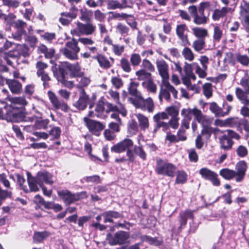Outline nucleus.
Instances as JSON below:
<instances>
[{"mask_svg": "<svg viewBox=\"0 0 249 249\" xmlns=\"http://www.w3.org/2000/svg\"><path fill=\"white\" fill-rule=\"evenodd\" d=\"M215 132V129L213 127L204 126L201 130L200 135H201L202 137L203 136L206 140H208L210 139L212 134Z\"/></svg>", "mask_w": 249, "mask_h": 249, "instance_id": "obj_49", "label": "nucleus"}, {"mask_svg": "<svg viewBox=\"0 0 249 249\" xmlns=\"http://www.w3.org/2000/svg\"><path fill=\"white\" fill-rule=\"evenodd\" d=\"M181 114L183 116V119L181 120V125L179 128L188 129L190 128V122L192 120V117L189 116L188 114H183L181 112Z\"/></svg>", "mask_w": 249, "mask_h": 249, "instance_id": "obj_62", "label": "nucleus"}, {"mask_svg": "<svg viewBox=\"0 0 249 249\" xmlns=\"http://www.w3.org/2000/svg\"><path fill=\"white\" fill-rule=\"evenodd\" d=\"M233 139L239 140L241 139V136L232 130H225L224 134L218 138L220 149L225 151L231 150L234 143L232 141Z\"/></svg>", "mask_w": 249, "mask_h": 249, "instance_id": "obj_7", "label": "nucleus"}, {"mask_svg": "<svg viewBox=\"0 0 249 249\" xmlns=\"http://www.w3.org/2000/svg\"><path fill=\"white\" fill-rule=\"evenodd\" d=\"M220 175L226 180H231L236 178L235 171L229 168H223L219 171Z\"/></svg>", "mask_w": 249, "mask_h": 249, "instance_id": "obj_42", "label": "nucleus"}, {"mask_svg": "<svg viewBox=\"0 0 249 249\" xmlns=\"http://www.w3.org/2000/svg\"><path fill=\"white\" fill-rule=\"evenodd\" d=\"M177 170V166L172 163L168 162L167 160L156 159L155 172L158 175L173 178L176 175Z\"/></svg>", "mask_w": 249, "mask_h": 249, "instance_id": "obj_5", "label": "nucleus"}, {"mask_svg": "<svg viewBox=\"0 0 249 249\" xmlns=\"http://www.w3.org/2000/svg\"><path fill=\"white\" fill-rule=\"evenodd\" d=\"M115 29L116 32L122 36L125 37L129 35L130 29L124 23L118 22Z\"/></svg>", "mask_w": 249, "mask_h": 249, "instance_id": "obj_39", "label": "nucleus"}, {"mask_svg": "<svg viewBox=\"0 0 249 249\" xmlns=\"http://www.w3.org/2000/svg\"><path fill=\"white\" fill-rule=\"evenodd\" d=\"M109 14L111 15V18L113 19H117L118 20H125L128 18V17H132V15L127 14L124 13H117L116 12H109Z\"/></svg>", "mask_w": 249, "mask_h": 249, "instance_id": "obj_48", "label": "nucleus"}, {"mask_svg": "<svg viewBox=\"0 0 249 249\" xmlns=\"http://www.w3.org/2000/svg\"><path fill=\"white\" fill-rule=\"evenodd\" d=\"M199 173L203 178L211 181L213 185L219 186L220 185V181L218 178V176L214 171L206 167H204L199 170Z\"/></svg>", "mask_w": 249, "mask_h": 249, "instance_id": "obj_13", "label": "nucleus"}, {"mask_svg": "<svg viewBox=\"0 0 249 249\" xmlns=\"http://www.w3.org/2000/svg\"><path fill=\"white\" fill-rule=\"evenodd\" d=\"M193 22L196 25H203L207 23L209 18L203 14H196L194 17Z\"/></svg>", "mask_w": 249, "mask_h": 249, "instance_id": "obj_47", "label": "nucleus"}, {"mask_svg": "<svg viewBox=\"0 0 249 249\" xmlns=\"http://www.w3.org/2000/svg\"><path fill=\"white\" fill-rule=\"evenodd\" d=\"M182 113L183 114H188L189 116L190 117H192V114H193L195 120L198 123H201L203 120V115L202 111L196 107L192 109L190 108L187 109L183 108L182 109Z\"/></svg>", "mask_w": 249, "mask_h": 249, "instance_id": "obj_30", "label": "nucleus"}, {"mask_svg": "<svg viewBox=\"0 0 249 249\" xmlns=\"http://www.w3.org/2000/svg\"><path fill=\"white\" fill-rule=\"evenodd\" d=\"M36 177L42 186L44 185V183L51 185L53 183V181L52 180V176L48 172H39Z\"/></svg>", "mask_w": 249, "mask_h": 249, "instance_id": "obj_32", "label": "nucleus"}, {"mask_svg": "<svg viewBox=\"0 0 249 249\" xmlns=\"http://www.w3.org/2000/svg\"><path fill=\"white\" fill-rule=\"evenodd\" d=\"M0 39L3 40H5L3 46L0 48V53H1L6 52L5 51L11 47L12 44L11 43L8 41L5 37V35L1 30H0Z\"/></svg>", "mask_w": 249, "mask_h": 249, "instance_id": "obj_61", "label": "nucleus"}, {"mask_svg": "<svg viewBox=\"0 0 249 249\" xmlns=\"http://www.w3.org/2000/svg\"><path fill=\"white\" fill-rule=\"evenodd\" d=\"M182 54L186 60L192 61L194 59V54L189 47H185L182 50Z\"/></svg>", "mask_w": 249, "mask_h": 249, "instance_id": "obj_63", "label": "nucleus"}, {"mask_svg": "<svg viewBox=\"0 0 249 249\" xmlns=\"http://www.w3.org/2000/svg\"><path fill=\"white\" fill-rule=\"evenodd\" d=\"M237 61L244 67L249 66V56L247 54H241L237 53L236 54Z\"/></svg>", "mask_w": 249, "mask_h": 249, "instance_id": "obj_52", "label": "nucleus"}, {"mask_svg": "<svg viewBox=\"0 0 249 249\" xmlns=\"http://www.w3.org/2000/svg\"><path fill=\"white\" fill-rule=\"evenodd\" d=\"M142 85L143 86H144L145 85H146L145 88L148 91L153 93L156 92L157 87L156 85L154 83L153 79L142 82Z\"/></svg>", "mask_w": 249, "mask_h": 249, "instance_id": "obj_55", "label": "nucleus"}, {"mask_svg": "<svg viewBox=\"0 0 249 249\" xmlns=\"http://www.w3.org/2000/svg\"><path fill=\"white\" fill-rule=\"evenodd\" d=\"M127 130L131 134H136L138 132V126L136 121L134 120H131L127 125Z\"/></svg>", "mask_w": 249, "mask_h": 249, "instance_id": "obj_58", "label": "nucleus"}, {"mask_svg": "<svg viewBox=\"0 0 249 249\" xmlns=\"http://www.w3.org/2000/svg\"><path fill=\"white\" fill-rule=\"evenodd\" d=\"M228 12L227 7H223L221 9H215L213 13L212 18L214 21L219 20L221 18L226 17Z\"/></svg>", "mask_w": 249, "mask_h": 249, "instance_id": "obj_35", "label": "nucleus"}, {"mask_svg": "<svg viewBox=\"0 0 249 249\" xmlns=\"http://www.w3.org/2000/svg\"><path fill=\"white\" fill-rule=\"evenodd\" d=\"M134 143L130 139H124L111 147V151L116 153H123L129 148H131Z\"/></svg>", "mask_w": 249, "mask_h": 249, "instance_id": "obj_19", "label": "nucleus"}, {"mask_svg": "<svg viewBox=\"0 0 249 249\" xmlns=\"http://www.w3.org/2000/svg\"><path fill=\"white\" fill-rule=\"evenodd\" d=\"M153 119L155 123L153 133H156L160 129H161L162 131L164 132L169 130L168 124L167 122L163 121L164 120L168 119V116L164 113V111L156 113L154 115Z\"/></svg>", "mask_w": 249, "mask_h": 249, "instance_id": "obj_9", "label": "nucleus"}, {"mask_svg": "<svg viewBox=\"0 0 249 249\" xmlns=\"http://www.w3.org/2000/svg\"><path fill=\"white\" fill-rule=\"evenodd\" d=\"M178 109L174 106L167 107L165 108V112H164L168 116V119L169 116L172 118L178 117Z\"/></svg>", "mask_w": 249, "mask_h": 249, "instance_id": "obj_57", "label": "nucleus"}, {"mask_svg": "<svg viewBox=\"0 0 249 249\" xmlns=\"http://www.w3.org/2000/svg\"><path fill=\"white\" fill-rule=\"evenodd\" d=\"M38 53H42L46 59H52L55 55V49L53 47L48 48L43 44H40L37 49Z\"/></svg>", "mask_w": 249, "mask_h": 249, "instance_id": "obj_28", "label": "nucleus"}, {"mask_svg": "<svg viewBox=\"0 0 249 249\" xmlns=\"http://www.w3.org/2000/svg\"><path fill=\"white\" fill-rule=\"evenodd\" d=\"M16 16L13 13H8L7 15L5 14L3 18L4 23L6 27H8L9 30H11V28L16 22Z\"/></svg>", "mask_w": 249, "mask_h": 249, "instance_id": "obj_36", "label": "nucleus"}, {"mask_svg": "<svg viewBox=\"0 0 249 249\" xmlns=\"http://www.w3.org/2000/svg\"><path fill=\"white\" fill-rule=\"evenodd\" d=\"M194 35L198 38V39H205V37L208 36L207 30L200 27H194L192 29Z\"/></svg>", "mask_w": 249, "mask_h": 249, "instance_id": "obj_41", "label": "nucleus"}, {"mask_svg": "<svg viewBox=\"0 0 249 249\" xmlns=\"http://www.w3.org/2000/svg\"><path fill=\"white\" fill-rule=\"evenodd\" d=\"M78 13V9L75 5H73L70 9L69 12H62L61 17L59 19V22L64 26H67L70 24L72 19H75Z\"/></svg>", "mask_w": 249, "mask_h": 249, "instance_id": "obj_15", "label": "nucleus"}, {"mask_svg": "<svg viewBox=\"0 0 249 249\" xmlns=\"http://www.w3.org/2000/svg\"><path fill=\"white\" fill-rule=\"evenodd\" d=\"M140 84L139 82L132 81L129 83L128 87V94L134 97V100H137L138 99L142 98V94L141 91L138 89Z\"/></svg>", "mask_w": 249, "mask_h": 249, "instance_id": "obj_31", "label": "nucleus"}, {"mask_svg": "<svg viewBox=\"0 0 249 249\" xmlns=\"http://www.w3.org/2000/svg\"><path fill=\"white\" fill-rule=\"evenodd\" d=\"M83 120L89 131L95 136H99L105 128V125L99 121L88 117H84Z\"/></svg>", "mask_w": 249, "mask_h": 249, "instance_id": "obj_11", "label": "nucleus"}, {"mask_svg": "<svg viewBox=\"0 0 249 249\" xmlns=\"http://www.w3.org/2000/svg\"><path fill=\"white\" fill-rule=\"evenodd\" d=\"M131 63L127 59L123 57L120 60V66L122 70L125 72L129 73L132 71L131 67Z\"/></svg>", "mask_w": 249, "mask_h": 249, "instance_id": "obj_59", "label": "nucleus"}, {"mask_svg": "<svg viewBox=\"0 0 249 249\" xmlns=\"http://www.w3.org/2000/svg\"><path fill=\"white\" fill-rule=\"evenodd\" d=\"M187 32H188V28L186 24L182 23L177 25L176 33L183 46L190 44L188 35L185 33Z\"/></svg>", "mask_w": 249, "mask_h": 249, "instance_id": "obj_18", "label": "nucleus"}, {"mask_svg": "<svg viewBox=\"0 0 249 249\" xmlns=\"http://www.w3.org/2000/svg\"><path fill=\"white\" fill-rule=\"evenodd\" d=\"M0 103L5 104L4 109L5 110L4 113V120L7 122L18 123L23 121H27L25 114L21 111L19 107H16L11 105H7L4 101L0 100Z\"/></svg>", "mask_w": 249, "mask_h": 249, "instance_id": "obj_2", "label": "nucleus"}, {"mask_svg": "<svg viewBox=\"0 0 249 249\" xmlns=\"http://www.w3.org/2000/svg\"><path fill=\"white\" fill-rule=\"evenodd\" d=\"M36 75L38 77H40L44 88H48L50 87L49 82L51 80V79L47 72H42Z\"/></svg>", "mask_w": 249, "mask_h": 249, "instance_id": "obj_60", "label": "nucleus"}, {"mask_svg": "<svg viewBox=\"0 0 249 249\" xmlns=\"http://www.w3.org/2000/svg\"><path fill=\"white\" fill-rule=\"evenodd\" d=\"M105 103L103 101V97L97 101L95 106L94 111L96 112V117L102 118L105 110Z\"/></svg>", "mask_w": 249, "mask_h": 249, "instance_id": "obj_37", "label": "nucleus"}, {"mask_svg": "<svg viewBox=\"0 0 249 249\" xmlns=\"http://www.w3.org/2000/svg\"><path fill=\"white\" fill-rule=\"evenodd\" d=\"M240 13L245 15L242 23L245 31L249 33V2L243 0L240 6Z\"/></svg>", "mask_w": 249, "mask_h": 249, "instance_id": "obj_23", "label": "nucleus"}, {"mask_svg": "<svg viewBox=\"0 0 249 249\" xmlns=\"http://www.w3.org/2000/svg\"><path fill=\"white\" fill-rule=\"evenodd\" d=\"M47 95L52 106L55 110H60L64 112L69 111L70 108L65 100L60 99L51 90L48 91Z\"/></svg>", "mask_w": 249, "mask_h": 249, "instance_id": "obj_8", "label": "nucleus"}, {"mask_svg": "<svg viewBox=\"0 0 249 249\" xmlns=\"http://www.w3.org/2000/svg\"><path fill=\"white\" fill-rule=\"evenodd\" d=\"M156 63L159 74L161 77L163 83L167 82L169 78L168 65L162 59L157 60Z\"/></svg>", "mask_w": 249, "mask_h": 249, "instance_id": "obj_20", "label": "nucleus"}, {"mask_svg": "<svg viewBox=\"0 0 249 249\" xmlns=\"http://www.w3.org/2000/svg\"><path fill=\"white\" fill-rule=\"evenodd\" d=\"M205 44V39H197L193 42L192 47L195 51L202 53V51L204 49Z\"/></svg>", "mask_w": 249, "mask_h": 249, "instance_id": "obj_46", "label": "nucleus"}, {"mask_svg": "<svg viewBox=\"0 0 249 249\" xmlns=\"http://www.w3.org/2000/svg\"><path fill=\"white\" fill-rule=\"evenodd\" d=\"M57 194L60 199L66 206H69L76 201L86 199L88 197L86 191L72 193L71 191L65 189L57 191Z\"/></svg>", "mask_w": 249, "mask_h": 249, "instance_id": "obj_4", "label": "nucleus"}, {"mask_svg": "<svg viewBox=\"0 0 249 249\" xmlns=\"http://www.w3.org/2000/svg\"><path fill=\"white\" fill-rule=\"evenodd\" d=\"M78 27L82 35L89 36L93 35L96 31V27L91 21L83 23L78 21Z\"/></svg>", "mask_w": 249, "mask_h": 249, "instance_id": "obj_27", "label": "nucleus"}, {"mask_svg": "<svg viewBox=\"0 0 249 249\" xmlns=\"http://www.w3.org/2000/svg\"><path fill=\"white\" fill-rule=\"evenodd\" d=\"M151 72L143 70H139L136 72V75L139 80H149L152 79Z\"/></svg>", "mask_w": 249, "mask_h": 249, "instance_id": "obj_45", "label": "nucleus"}, {"mask_svg": "<svg viewBox=\"0 0 249 249\" xmlns=\"http://www.w3.org/2000/svg\"><path fill=\"white\" fill-rule=\"evenodd\" d=\"M243 130L246 132L245 139L247 140L249 137V121L245 118L240 119L237 128V130L240 133H243Z\"/></svg>", "mask_w": 249, "mask_h": 249, "instance_id": "obj_33", "label": "nucleus"}, {"mask_svg": "<svg viewBox=\"0 0 249 249\" xmlns=\"http://www.w3.org/2000/svg\"><path fill=\"white\" fill-rule=\"evenodd\" d=\"M130 62L133 67L140 66L142 62L141 55L136 53H132L130 56Z\"/></svg>", "mask_w": 249, "mask_h": 249, "instance_id": "obj_54", "label": "nucleus"}, {"mask_svg": "<svg viewBox=\"0 0 249 249\" xmlns=\"http://www.w3.org/2000/svg\"><path fill=\"white\" fill-rule=\"evenodd\" d=\"M142 64L140 65L141 70L148 71L149 72H154L155 67L152 63L148 59L145 58L142 61Z\"/></svg>", "mask_w": 249, "mask_h": 249, "instance_id": "obj_53", "label": "nucleus"}, {"mask_svg": "<svg viewBox=\"0 0 249 249\" xmlns=\"http://www.w3.org/2000/svg\"><path fill=\"white\" fill-rule=\"evenodd\" d=\"M89 100V96L87 94L85 90L82 89L79 93V99L73 104V106L80 110H84L87 108Z\"/></svg>", "mask_w": 249, "mask_h": 249, "instance_id": "obj_21", "label": "nucleus"}, {"mask_svg": "<svg viewBox=\"0 0 249 249\" xmlns=\"http://www.w3.org/2000/svg\"><path fill=\"white\" fill-rule=\"evenodd\" d=\"M27 180L29 188L27 186L24 187L23 192L28 194L31 192H36L39 191V188L38 185L41 187V185L39 183V181L36 177L32 176L31 173L28 171L26 173Z\"/></svg>", "mask_w": 249, "mask_h": 249, "instance_id": "obj_16", "label": "nucleus"}, {"mask_svg": "<svg viewBox=\"0 0 249 249\" xmlns=\"http://www.w3.org/2000/svg\"><path fill=\"white\" fill-rule=\"evenodd\" d=\"M134 152L142 160L144 161L146 160L147 154L144 150L142 146L135 145L134 147Z\"/></svg>", "mask_w": 249, "mask_h": 249, "instance_id": "obj_50", "label": "nucleus"}, {"mask_svg": "<svg viewBox=\"0 0 249 249\" xmlns=\"http://www.w3.org/2000/svg\"><path fill=\"white\" fill-rule=\"evenodd\" d=\"M28 49L24 45H18L15 49L8 52L0 53V57L5 61L7 65L14 67L12 59H19L22 56L24 57L29 56Z\"/></svg>", "mask_w": 249, "mask_h": 249, "instance_id": "obj_3", "label": "nucleus"}, {"mask_svg": "<svg viewBox=\"0 0 249 249\" xmlns=\"http://www.w3.org/2000/svg\"><path fill=\"white\" fill-rule=\"evenodd\" d=\"M29 120L31 122H35L34 127L36 129H46L50 123V120L48 119L44 118L42 116H33L29 118Z\"/></svg>", "mask_w": 249, "mask_h": 249, "instance_id": "obj_25", "label": "nucleus"}, {"mask_svg": "<svg viewBox=\"0 0 249 249\" xmlns=\"http://www.w3.org/2000/svg\"><path fill=\"white\" fill-rule=\"evenodd\" d=\"M107 236L110 245H122L126 242L129 238V233L125 231H119L116 232L113 236H112L110 233H108Z\"/></svg>", "mask_w": 249, "mask_h": 249, "instance_id": "obj_12", "label": "nucleus"}, {"mask_svg": "<svg viewBox=\"0 0 249 249\" xmlns=\"http://www.w3.org/2000/svg\"><path fill=\"white\" fill-rule=\"evenodd\" d=\"M248 165L245 160L238 161L235 165V180L236 182L242 181L246 175Z\"/></svg>", "mask_w": 249, "mask_h": 249, "instance_id": "obj_22", "label": "nucleus"}, {"mask_svg": "<svg viewBox=\"0 0 249 249\" xmlns=\"http://www.w3.org/2000/svg\"><path fill=\"white\" fill-rule=\"evenodd\" d=\"M27 24L22 19H18L11 28V35L13 38L16 40L20 41L23 35H26V28Z\"/></svg>", "mask_w": 249, "mask_h": 249, "instance_id": "obj_10", "label": "nucleus"}, {"mask_svg": "<svg viewBox=\"0 0 249 249\" xmlns=\"http://www.w3.org/2000/svg\"><path fill=\"white\" fill-rule=\"evenodd\" d=\"M235 94L237 98L245 106L249 105V99L246 93L240 88H237L235 89Z\"/></svg>", "mask_w": 249, "mask_h": 249, "instance_id": "obj_40", "label": "nucleus"}, {"mask_svg": "<svg viewBox=\"0 0 249 249\" xmlns=\"http://www.w3.org/2000/svg\"><path fill=\"white\" fill-rule=\"evenodd\" d=\"M6 84L13 94H20L22 91V84L18 80L14 79H6Z\"/></svg>", "mask_w": 249, "mask_h": 249, "instance_id": "obj_26", "label": "nucleus"}, {"mask_svg": "<svg viewBox=\"0 0 249 249\" xmlns=\"http://www.w3.org/2000/svg\"><path fill=\"white\" fill-rule=\"evenodd\" d=\"M102 216L105 223H114L113 218L117 219L123 217V215L121 213L115 211H105L102 213Z\"/></svg>", "mask_w": 249, "mask_h": 249, "instance_id": "obj_29", "label": "nucleus"}, {"mask_svg": "<svg viewBox=\"0 0 249 249\" xmlns=\"http://www.w3.org/2000/svg\"><path fill=\"white\" fill-rule=\"evenodd\" d=\"M136 116L141 129L144 131H145V130L148 129L149 126V123L148 118L141 113L137 114Z\"/></svg>", "mask_w": 249, "mask_h": 249, "instance_id": "obj_38", "label": "nucleus"}, {"mask_svg": "<svg viewBox=\"0 0 249 249\" xmlns=\"http://www.w3.org/2000/svg\"><path fill=\"white\" fill-rule=\"evenodd\" d=\"M92 58L96 60L99 66L105 70L110 69L114 63V59L112 57L107 58L103 53H97V55L92 56Z\"/></svg>", "mask_w": 249, "mask_h": 249, "instance_id": "obj_17", "label": "nucleus"}, {"mask_svg": "<svg viewBox=\"0 0 249 249\" xmlns=\"http://www.w3.org/2000/svg\"><path fill=\"white\" fill-rule=\"evenodd\" d=\"M133 103L136 107L140 108L143 111L146 110L149 113L153 112L154 110V103L151 97L144 99L142 97V99L133 100Z\"/></svg>", "mask_w": 249, "mask_h": 249, "instance_id": "obj_14", "label": "nucleus"}, {"mask_svg": "<svg viewBox=\"0 0 249 249\" xmlns=\"http://www.w3.org/2000/svg\"><path fill=\"white\" fill-rule=\"evenodd\" d=\"M107 8L109 9H124L128 7L127 5H123L118 0H108L107 4Z\"/></svg>", "mask_w": 249, "mask_h": 249, "instance_id": "obj_51", "label": "nucleus"}, {"mask_svg": "<svg viewBox=\"0 0 249 249\" xmlns=\"http://www.w3.org/2000/svg\"><path fill=\"white\" fill-rule=\"evenodd\" d=\"M80 51L78 42L76 39L72 37L71 40L65 43V46L60 50V53L67 58L75 60L78 59V53Z\"/></svg>", "mask_w": 249, "mask_h": 249, "instance_id": "obj_6", "label": "nucleus"}, {"mask_svg": "<svg viewBox=\"0 0 249 249\" xmlns=\"http://www.w3.org/2000/svg\"><path fill=\"white\" fill-rule=\"evenodd\" d=\"M67 71L69 78L81 77L84 73L81 71V68L78 64H71L67 61Z\"/></svg>", "mask_w": 249, "mask_h": 249, "instance_id": "obj_24", "label": "nucleus"}, {"mask_svg": "<svg viewBox=\"0 0 249 249\" xmlns=\"http://www.w3.org/2000/svg\"><path fill=\"white\" fill-rule=\"evenodd\" d=\"M176 184H184L188 179V175L184 170H178L176 172Z\"/></svg>", "mask_w": 249, "mask_h": 249, "instance_id": "obj_44", "label": "nucleus"}, {"mask_svg": "<svg viewBox=\"0 0 249 249\" xmlns=\"http://www.w3.org/2000/svg\"><path fill=\"white\" fill-rule=\"evenodd\" d=\"M50 63L53 64L51 70L56 80L64 86L70 89L74 87L73 82L68 80L67 61L60 62L57 64L51 60Z\"/></svg>", "mask_w": 249, "mask_h": 249, "instance_id": "obj_1", "label": "nucleus"}, {"mask_svg": "<svg viewBox=\"0 0 249 249\" xmlns=\"http://www.w3.org/2000/svg\"><path fill=\"white\" fill-rule=\"evenodd\" d=\"M203 93L207 98H210L213 95L212 85L210 83H206L202 86Z\"/></svg>", "mask_w": 249, "mask_h": 249, "instance_id": "obj_56", "label": "nucleus"}, {"mask_svg": "<svg viewBox=\"0 0 249 249\" xmlns=\"http://www.w3.org/2000/svg\"><path fill=\"white\" fill-rule=\"evenodd\" d=\"M195 64H197L196 62H193L192 63H188L186 62L184 63L183 67V70L185 75L187 76L191 73H193V70L196 69V67Z\"/></svg>", "mask_w": 249, "mask_h": 249, "instance_id": "obj_64", "label": "nucleus"}, {"mask_svg": "<svg viewBox=\"0 0 249 249\" xmlns=\"http://www.w3.org/2000/svg\"><path fill=\"white\" fill-rule=\"evenodd\" d=\"M51 233L46 231H35L33 236V242L36 244L42 243L44 240L49 237Z\"/></svg>", "mask_w": 249, "mask_h": 249, "instance_id": "obj_34", "label": "nucleus"}, {"mask_svg": "<svg viewBox=\"0 0 249 249\" xmlns=\"http://www.w3.org/2000/svg\"><path fill=\"white\" fill-rule=\"evenodd\" d=\"M210 110L214 114L216 117H224L223 111L222 108L219 107L215 102H212L210 105Z\"/></svg>", "mask_w": 249, "mask_h": 249, "instance_id": "obj_43", "label": "nucleus"}]
</instances>
